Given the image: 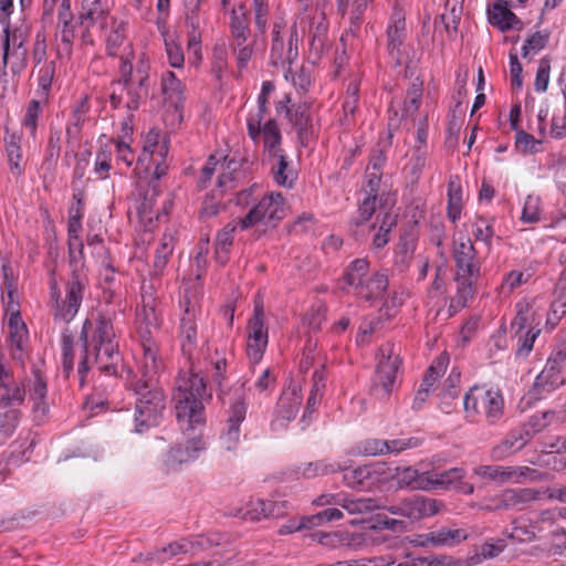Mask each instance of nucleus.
Instances as JSON below:
<instances>
[{
    "mask_svg": "<svg viewBox=\"0 0 566 566\" xmlns=\"http://www.w3.org/2000/svg\"><path fill=\"white\" fill-rule=\"evenodd\" d=\"M205 396L203 377L190 373L177 379L174 401L179 428L184 432L198 430L199 433L186 443L170 448L165 460L168 470H177L179 465L196 460L206 450V441L200 433L206 422L202 405Z\"/></svg>",
    "mask_w": 566,
    "mask_h": 566,
    "instance_id": "nucleus-1",
    "label": "nucleus"
},
{
    "mask_svg": "<svg viewBox=\"0 0 566 566\" xmlns=\"http://www.w3.org/2000/svg\"><path fill=\"white\" fill-rule=\"evenodd\" d=\"M84 356L78 365L80 380L83 382L85 373L91 365L107 375H114L120 361L118 345L115 342L113 323L107 314L98 313L95 324L86 319L81 332Z\"/></svg>",
    "mask_w": 566,
    "mask_h": 566,
    "instance_id": "nucleus-2",
    "label": "nucleus"
},
{
    "mask_svg": "<svg viewBox=\"0 0 566 566\" xmlns=\"http://www.w3.org/2000/svg\"><path fill=\"white\" fill-rule=\"evenodd\" d=\"M452 256L455 264V295L451 298L449 311L453 314L467 306L475 294V284L481 277V260L472 240L460 234L453 238Z\"/></svg>",
    "mask_w": 566,
    "mask_h": 566,
    "instance_id": "nucleus-3",
    "label": "nucleus"
},
{
    "mask_svg": "<svg viewBox=\"0 0 566 566\" xmlns=\"http://www.w3.org/2000/svg\"><path fill=\"white\" fill-rule=\"evenodd\" d=\"M72 276L66 284L65 298H61V292L55 280H51V297L53 303V316L63 322L72 321L81 306L84 291L87 286L85 274L84 244L77 242V252L74 251V243H67Z\"/></svg>",
    "mask_w": 566,
    "mask_h": 566,
    "instance_id": "nucleus-4",
    "label": "nucleus"
},
{
    "mask_svg": "<svg viewBox=\"0 0 566 566\" xmlns=\"http://www.w3.org/2000/svg\"><path fill=\"white\" fill-rule=\"evenodd\" d=\"M245 384H234L228 391L220 390L219 400L224 407L226 419L219 438L220 449L235 455L241 437V424L248 411Z\"/></svg>",
    "mask_w": 566,
    "mask_h": 566,
    "instance_id": "nucleus-5",
    "label": "nucleus"
},
{
    "mask_svg": "<svg viewBox=\"0 0 566 566\" xmlns=\"http://www.w3.org/2000/svg\"><path fill=\"white\" fill-rule=\"evenodd\" d=\"M168 142L165 137H161L159 132L150 130L145 139L144 149L138 158V163L148 161L147 169L154 168L153 178L150 180L151 193H146L143 202L138 208V212L143 218L153 219V214L156 219H159V212L155 211V197L158 195L157 181L167 174L168 165L166 164V157L168 155Z\"/></svg>",
    "mask_w": 566,
    "mask_h": 566,
    "instance_id": "nucleus-6",
    "label": "nucleus"
},
{
    "mask_svg": "<svg viewBox=\"0 0 566 566\" xmlns=\"http://www.w3.org/2000/svg\"><path fill=\"white\" fill-rule=\"evenodd\" d=\"M344 280L352 287L353 293L365 301L381 298L388 287L387 272H370L367 259H357L350 262L344 274Z\"/></svg>",
    "mask_w": 566,
    "mask_h": 566,
    "instance_id": "nucleus-7",
    "label": "nucleus"
},
{
    "mask_svg": "<svg viewBox=\"0 0 566 566\" xmlns=\"http://www.w3.org/2000/svg\"><path fill=\"white\" fill-rule=\"evenodd\" d=\"M298 40L300 32L296 21L287 27L283 18H277L271 31V64L283 69L292 65L298 56Z\"/></svg>",
    "mask_w": 566,
    "mask_h": 566,
    "instance_id": "nucleus-8",
    "label": "nucleus"
},
{
    "mask_svg": "<svg viewBox=\"0 0 566 566\" xmlns=\"http://www.w3.org/2000/svg\"><path fill=\"white\" fill-rule=\"evenodd\" d=\"M136 400L135 431L138 433L160 423L166 409V397L160 386H134Z\"/></svg>",
    "mask_w": 566,
    "mask_h": 566,
    "instance_id": "nucleus-9",
    "label": "nucleus"
},
{
    "mask_svg": "<svg viewBox=\"0 0 566 566\" xmlns=\"http://www.w3.org/2000/svg\"><path fill=\"white\" fill-rule=\"evenodd\" d=\"M400 365L401 359L394 344L387 343L379 347L371 380V394L375 397L384 399L392 392Z\"/></svg>",
    "mask_w": 566,
    "mask_h": 566,
    "instance_id": "nucleus-10",
    "label": "nucleus"
},
{
    "mask_svg": "<svg viewBox=\"0 0 566 566\" xmlns=\"http://www.w3.org/2000/svg\"><path fill=\"white\" fill-rule=\"evenodd\" d=\"M504 400L496 389L472 387L463 398V409L468 418L483 413L489 423H495L503 415Z\"/></svg>",
    "mask_w": 566,
    "mask_h": 566,
    "instance_id": "nucleus-11",
    "label": "nucleus"
},
{
    "mask_svg": "<svg viewBox=\"0 0 566 566\" xmlns=\"http://www.w3.org/2000/svg\"><path fill=\"white\" fill-rule=\"evenodd\" d=\"M119 72L120 80L117 85H124L127 95L126 107L136 111L149 96V65L140 61L134 69L129 62L123 61Z\"/></svg>",
    "mask_w": 566,
    "mask_h": 566,
    "instance_id": "nucleus-12",
    "label": "nucleus"
},
{
    "mask_svg": "<svg viewBox=\"0 0 566 566\" xmlns=\"http://www.w3.org/2000/svg\"><path fill=\"white\" fill-rule=\"evenodd\" d=\"M285 201L280 192H271L253 203L245 217L241 218V230L262 224L275 228L285 217Z\"/></svg>",
    "mask_w": 566,
    "mask_h": 566,
    "instance_id": "nucleus-13",
    "label": "nucleus"
},
{
    "mask_svg": "<svg viewBox=\"0 0 566 566\" xmlns=\"http://www.w3.org/2000/svg\"><path fill=\"white\" fill-rule=\"evenodd\" d=\"M533 527L537 534L552 539L551 552L553 555L566 556V539L557 542L559 538H566V506L542 510L533 518Z\"/></svg>",
    "mask_w": 566,
    "mask_h": 566,
    "instance_id": "nucleus-14",
    "label": "nucleus"
},
{
    "mask_svg": "<svg viewBox=\"0 0 566 566\" xmlns=\"http://www.w3.org/2000/svg\"><path fill=\"white\" fill-rule=\"evenodd\" d=\"M111 11L109 0H82L77 13L80 39L85 45L94 44L96 30H103Z\"/></svg>",
    "mask_w": 566,
    "mask_h": 566,
    "instance_id": "nucleus-15",
    "label": "nucleus"
},
{
    "mask_svg": "<svg viewBox=\"0 0 566 566\" xmlns=\"http://www.w3.org/2000/svg\"><path fill=\"white\" fill-rule=\"evenodd\" d=\"M142 355L138 359L139 378L134 386L140 388L159 386V375L164 369V361L158 354V346L154 338L140 342Z\"/></svg>",
    "mask_w": 566,
    "mask_h": 566,
    "instance_id": "nucleus-16",
    "label": "nucleus"
},
{
    "mask_svg": "<svg viewBox=\"0 0 566 566\" xmlns=\"http://www.w3.org/2000/svg\"><path fill=\"white\" fill-rule=\"evenodd\" d=\"M248 329L247 355L252 364H258L262 359L269 342L262 302H255Z\"/></svg>",
    "mask_w": 566,
    "mask_h": 566,
    "instance_id": "nucleus-17",
    "label": "nucleus"
},
{
    "mask_svg": "<svg viewBox=\"0 0 566 566\" xmlns=\"http://www.w3.org/2000/svg\"><path fill=\"white\" fill-rule=\"evenodd\" d=\"M297 25L308 24V36L311 50L317 53L322 52L327 42L328 20L323 8L312 6V11L302 13L298 6L295 20Z\"/></svg>",
    "mask_w": 566,
    "mask_h": 566,
    "instance_id": "nucleus-18",
    "label": "nucleus"
},
{
    "mask_svg": "<svg viewBox=\"0 0 566 566\" xmlns=\"http://www.w3.org/2000/svg\"><path fill=\"white\" fill-rule=\"evenodd\" d=\"M543 497H547V488L506 489L496 497L493 510H523Z\"/></svg>",
    "mask_w": 566,
    "mask_h": 566,
    "instance_id": "nucleus-19",
    "label": "nucleus"
},
{
    "mask_svg": "<svg viewBox=\"0 0 566 566\" xmlns=\"http://www.w3.org/2000/svg\"><path fill=\"white\" fill-rule=\"evenodd\" d=\"M469 537L465 528L442 526L426 534L418 535L417 543L422 547H453Z\"/></svg>",
    "mask_w": 566,
    "mask_h": 566,
    "instance_id": "nucleus-20",
    "label": "nucleus"
},
{
    "mask_svg": "<svg viewBox=\"0 0 566 566\" xmlns=\"http://www.w3.org/2000/svg\"><path fill=\"white\" fill-rule=\"evenodd\" d=\"M9 346L12 358L21 365L28 357V328L19 312L12 313L8 322Z\"/></svg>",
    "mask_w": 566,
    "mask_h": 566,
    "instance_id": "nucleus-21",
    "label": "nucleus"
},
{
    "mask_svg": "<svg viewBox=\"0 0 566 566\" xmlns=\"http://www.w3.org/2000/svg\"><path fill=\"white\" fill-rule=\"evenodd\" d=\"M181 306L184 307V314L180 318V338L181 346L185 353H191V350L196 347L197 344V313L198 307L195 303H192L189 297L186 295L181 301Z\"/></svg>",
    "mask_w": 566,
    "mask_h": 566,
    "instance_id": "nucleus-22",
    "label": "nucleus"
},
{
    "mask_svg": "<svg viewBox=\"0 0 566 566\" xmlns=\"http://www.w3.org/2000/svg\"><path fill=\"white\" fill-rule=\"evenodd\" d=\"M205 20L200 14V0L187 10L185 14V24L187 29L188 51L193 54L195 62L201 60V27Z\"/></svg>",
    "mask_w": 566,
    "mask_h": 566,
    "instance_id": "nucleus-23",
    "label": "nucleus"
},
{
    "mask_svg": "<svg viewBox=\"0 0 566 566\" xmlns=\"http://www.w3.org/2000/svg\"><path fill=\"white\" fill-rule=\"evenodd\" d=\"M486 13L489 22L502 32L523 28L522 21L509 9L505 0H492Z\"/></svg>",
    "mask_w": 566,
    "mask_h": 566,
    "instance_id": "nucleus-24",
    "label": "nucleus"
},
{
    "mask_svg": "<svg viewBox=\"0 0 566 566\" xmlns=\"http://www.w3.org/2000/svg\"><path fill=\"white\" fill-rule=\"evenodd\" d=\"M402 506V517L411 521H419L424 517L437 514L442 503L421 495H413L400 501Z\"/></svg>",
    "mask_w": 566,
    "mask_h": 566,
    "instance_id": "nucleus-25",
    "label": "nucleus"
},
{
    "mask_svg": "<svg viewBox=\"0 0 566 566\" xmlns=\"http://www.w3.org/2000/svg\"><path fill=\"white\" fill-rule=\"evenodd\" d=\"M395 471L394 480H397L399 489H411L421 491H431L432 482L430 472H419L413 467H391Z\"/></svg>",
    "mask_w": 566,
    "mask_h": 566,
    "instance_id": "nucleus-26",
    "label": "nucleus"
},
{
    "mask_svg": "<svg viewBox=\"0 0 566 566\" xmlns=\"http://www.w3.org/2000/svg\"><path fill=\"white\" fill-rule=\"evenodd\" d=\"M527 434L520 427L510 430L491 450V458L501 461L521 451L528 443Z\"/></svg>",
    "mask_w": 566,
    "mask_h": 566,
    "instance_id": "nucleus-27",
    "label": "nucleus"
},
{
    "mask_svg": "<svg viewBox=\"0 0 566 566\" xmlns=\"http://www.w3.org/2000/svg\"><path fill=\"white\" fill-rule=\"evenodd\" d=\"M564 384L560 375V367L553 366L547 361L545 368L537 375L533 385L534 396L542 398L548 392L557 389Z\"/></svg>",
    "mask_w": 566,
    "mask_h": 566,
    "instance_id": "nucleus-28",
    "label": "nucleus"
},
{
    "mask_svg": "<svg viewBox=\"0 0 566 566\" xmlns=\"http://www.w3.org/2000/svg\"><path fill=\"white\" fill-rule=\"evenodd\" d=\"M24 35L20 30L10 31L9 28L3 29L2 49L3 66L7 65L8 59L11 55L19 62H22L27 55V49L24 48Z\"/></svg>",
    "mask_w": 566,
    "mask_h": 566,
    "instance_id": "nucleus-29",
    "label": "nucleus"
},
{
    "mask_svg": "<svg viewBox=\"0 0 566 566\" xmlns=\"http://www.w3.org/2000/svg\"><path fill=\"white\" fill-rule=\"evenodd\" d=\"M286 118L296 128L298 138L304 143L310 137L313 126L310 105L302 103L286 108Z\"/></svg>",
    "mask_w": 566,
    "mask_h": 566,
    "instance_id": "nucleus-30",
    "label": "nucleus"
},
{
    "mask_svg": "<svg viewBox=\"0 0 566 566\" xmlns=\"http://www.w3.org/2000/svg\"><path fill=\"white\" fill-rule=\"evenodd\" d=\"M265 160L270 165L271 174L276 185L292 188L296 180V174L290 167L285 153L279 154L277 157H268Z\"/></svg>",
    "mask_w": 566,
    "mask_h": 566,
    "instance_id": "nucleus-31",
    "label": "nucleus"
},
{
    "mask_svg": "<svg viewBox=\"0 0 566 566\" xmlns=\"http://www.w3.org/2000/svg\"><path fill=\"white\" fill-rule=\"evenodd\" d=\"M164 40L168 63L171 67L181 69L185 64V54L177 32H170L165 25L159 28Z\"/></svg>",
    "mask_w": 566,
    "mask_h": 566,
    "instance_id": "nucleus-32",
    "label": "nucleus"
},
{
    "mask_svg": "<svg viewBox=\"0 0 566 566\" xmlns=\"http://www.w3.org/2000/svg\"><path fill=\"white\" fill-rule=\"evenodd\" d=\"M161 93L167 102L178 108L185 99V85L171 71H166L161 75L160 81Z\"/></svg>",
    "mask_w": 566,
    "mask_h": 566,
    "instance_id": "nucleus-33",
    "label": "nucleus"
},
{
    "mask_svg": "<svg viewBox=\"0 0 566 566\" xmlns=\"http://www.w3.org/2000/svg\"><path fill=\"white\" fill-rule=\"evenodd\" d=\"M260 139L263 142V154L265 158L277 157L279 154L284 153L281 147V130L275 119L270 118L264 123Z\"/></svg>",
    "mask_w": 566,
    "mask_h": 566,
    "instance_id": "nucleus-34",
    "label": "nucleus"
},
{
    "mask_svg": "<svg viewBox=\"0 0 566 566\" xmlns=\"http://www.w3.org/2000/svg\"><path fill=\"white\" fill-rule=\"evenodd\" d=\"M345 469L346 467H343L339 462H327L325 460H318L298 465L296 468L295 475L296 478L308 480L331 473H336Z\"/></svg>",
    "mask_w": 566,
    "mask_h": 566,
    "instance_id": "nucleus-35",
    "label": "nucleus"
},
{
    "mask_svg": "<svg viewBox=\"0 0 566 566\" xmlns=\"http://www.w3.org/2000/svg\"><path fill=\"white\" fill-rule=\"evenodd\" d=\"M241 230V218L226 224L216 235V254L219 262L224 263L228 259L230 247L233 243L234 234Z\"/></svg>",
    "mask_w": 566,
    "mask_h": 566,
    "instance_id": "nucleus-36",
    "label": "nucleus"
},
{
    "mask_svg": "<svg viewBox=\"0 0 566 566\" xmlns=\"http://www.w3.org/2000/svg\"><path fill=\"white\" fill-rule=\"evenodd\" d=\"M397 224V214L390 211H381L373 224V229L378 227V231L373 238V248L375 250L382 249L389 241V233Z\"/></svg>",
    "mask_w": 566,
    "mask_h": 566,
    "instance_id": "nucleus-37",
    "label": "nucleus"
},
{
    "mask_svg": "<svg viewBox=\"0 0 566 566\" xmlns=\"http://www.w3.org/2000/svg\"><path fill=\"white\" fill-rule=\"evenodd\" d=\"M366 490L380 488L394 480L395 471L385 462L366 464Z\"/></svg>",
    "mask_w": 566,
    "mask_h": 566,
    "instance_id": "nucleus-38",
    "label": "nucleus"
},
{
    "mask_svg": "<svg viewBox=\"0 0 566 566\" xmlns=\"http://www.w3.org/2000/svg\"><path fill=\"white\" fill-rule=\"evenodd\" d=\"M137 317L139 322V340L143 342L147 338H154L153 332L157 331L161 323L160 316L156 311V305L146 306L143 304V308L138 312Z\"/></svg>",
    "mask_w": 566,
    "mask_h": 566,
    "instance_id": "nucleus-39",
    "label": "nucleus"
},
{
    "mask_svg": "<svg viewBox=\"0 0 566 566\" xmlns=\"http://www.w3.org/2000/svg\"><path fill=\"white\" fill-rule=\"evenodd\" d=\"M302 403V396L296 387L284 391L277 403V413L284 420H293Z\"/></svg>",
    "mask_w": 566,
    "mask_h": 566,
    "instance_id": "nucleus-40",
    "label": "nucleus"
},
{
    "mask_svg": "<svg viewBox=\"0 0 566 566\" xmlns=\"http://www.w3.org/2000/svg\"><path fill=\"white\" fill-rule=\"evenodd\" d=\"M229 28L231 40H249L251 31L249 27V18L243 4L232 9Z\"/></svg>",
    "mask_w": 566,
    "mask_h": 566,
    "instance_id": "nucleus-41",
    "label": "nucleus"
},
{
    "mask_svg": "<svg viewBox=\"0 0 566 566\" xmlns=\"http://www.w3.org/2000/svg\"><path fill=\"white\" fill-rule=\"evenodd\" d=\"M467 472L463 468H451L442 472H430L432 490L438 488L444 490H455L464 479Z\"/></svg>",
    "mask_w": 566,
    "mask_h": 566,
    "instance_id": "nucleus-42",
    "label": "nucleus"
},
{
    "mask_svg": "<svg viewBox=\"0 0 566 566\" xmlns=\"http://www.w3.org/2000/svg\"><path fill=\"white\" fill-rule=\"evenodd\" d=\"M188 539L181 538L180 541H176L169 543L166 547L156 548L151 552H148L145 556L146 560H156L159 564L167 563L171 558L181 555L189 554L188 552Z\"/></svg>",
    "mask_w": 566,
    "mask_h": 566,
    "instance_id": "nucleus-43",
    "label": "nucleus"
},
{
    "mask_svg": "<svg viewBox=\"0 0 566 566\" xmlns=\"http://www.w3.org/2000/svg\"><path fill=\"white\" fill-rule=\"evenodd\" d=\"M342 507L349 514H368L384 507L381 499L377 497H348L344 495Z\"/></svg>",
    "mask_w": 566,
    "mask_h": 566,
    "instance_id": "nucleus-44",
    "label": "nucleus"
},
{
    "mask_svg": "<svg viewBox=\"0 0 566 566\" xmlns=\"http://www.w3.org/2000/svg\"><path fill=\"white\" fill-rule=\"evenodd\" d=\"M378 208L380 209L379 213L386 211L382 209L381 199L378 198V195L367 193L359 202L357 214L352 218L350 224L355 227L361 226L371 218Z\"/></svg>",
    "mask_w": 566,
    "mask_h": 566,
    "instance_id": "nucleus-45",
    "label": "nucleus"
},
{
    "mask_svg": "<svg viewBox=\"0 0 566 566\" xmlns=\"http://www.w3.org/2000/svg\"><path fill=\"white\" fill-rule=\"evenodd\" d=\"M46 398V384L39 376L35 375L33 388L31 391V399L33 401V413L36 419H43L49 412V405L45 401Z\"/></svg>",
    "mask_w": 566,
    "mask_h": 566,
    "instance_id": "nucleus-46",
    "label": "nucleus"
},
{
    "mask_svg": "<svg viewBox=\"0 0 566 566\" xmlns=\"http://www.w3.org/2000/svg\"><path fill=\"white\" fill-rule=\"evenodd\" d=\"M188 539V552L191 555H197L205 552H211L214 547L221 545L223 536L218 533L209 535H197Z\"/></svg>",
    "mask_w": 566,
    "mask_h": 566,
    "instance_id": "nucleus-47",
    "label": "nucleus"
},
{
    "mask_svg": "<svg viewBox=\"0 0 566 566\" xmlns=\"http://www.w3.org/2000/svg\"><path fill=\"white\" fill-rule=\"evenodd\" d=\"M463 206L462 189L459 182L450 180L448 184V218L454 223L461 218Z\"/></svg>",
    "mask_w": 566,
    "mask_h": 566,
    "instance_id": "nucleus-48",
    "label": "nucleus"
},
{
    "mask_svg": "<svg viewBox=\"0 0 566 566\" xmlns=\"http://www.w3.org/2000/svg\"><path fill=\"white\" fill-rule=\"evenodd\" d=\"M266 112V106L256 105L247 117L248 135L254 143L260 142Z\"/></svg>",
    "mask_w": 566,
    "mask_h": 566,
    "instance_id": "nucleus-49",
    "label": "nucleus"
},
{
    "mask_svg": "<svg viewBox=\"0 0 566 566\" xmlns=\"http://www.w3.org/2000/svg\"><path fill=\"white\" fill-rule=\"evenodd\" d=\"M61 153V136L60 133H52L50 135L48 146L45 148L42 168L46 172H53L56 168Z\"/></svg>",
    "mask_w": 566,
    "mask_h": 566,
    "instance_id": "nucleus-50",
    "label": "nucleus"
},
{
    "mask_svg": "<svg viewBox=\"0 0 566 566\" xmlns=\"http://www.w3.org/2000/svg\"><path fill=\"white\" fill-rule=\"evenodd\" d=\"M551 33L547 30L536 31L530 35L522 46V56L524 59L532 57L546 48Z\"/></svg>",
    "mask_w": 566,
    "mask_h": 566,
    "instance_id": "nucleus-51",
    "label": "nucleus"
},
{
    "mask_svg": "<svg viewBox=\"0 0 566 566\" xmlns=\"http://www.w3.org/2000/svg\"><path fill=\"white\" fill-rule=\"evenodd\" d=\"M553 416L554 413L551 411L535 413L530 417L526 422L521 424L520 428L523 430V433L527 434V439L531 441L536 433L541 432L548 426L549 419Z\"/></svg>",
    "mask_w": 566,
    "mask_h": 566,
    "instance_id": "nucleus-52",
    "label": "nucleus"
},
{
    "mask_svg": "<svg viewBox=\"0 0 566 566\" xmlns=\"http://www.w3.org/2000/svg\"><path fill=\"white\" fill-rule=\"evenodd\" d=\"M449 364V357L446 354H441L428 368L420 387H424L428 391H431L438 378L444 374Z\"/></svg>",
    "mask_w": 566,
    "mask_h": 566,
    "instance_id": "nucleus-53",
    "label": "nucleus"
},
{
    "mask_svg": "<svg viewBox=\"0 0 566 566\" xmlns=\"http://www.w3.org/2000/svg\"><path fill=\"white\" fill-rule=\"evenodd\" d=\"M55 75V63L54 61L44 63L39 70V88L38 97L42 101H46L49 93L52 87V82Z\"/></svg>",
    "mask_w": 566,
    "mask_h": 566,
    "instance_id": "nucleus-54",
    "label": "nucleus"
},
{
    "mask_svg": "<svg viewBox=\"0 0 566 566\" xmlns=\"http://www.w3.org/2000/svg\"><path fill=\"white\" fill-rule=\"evenodd\" d=\"M255 29L264 34L268 29L270 17V0H253L251 4Z\"/></svg>",
    "mask_w": 566,
    "mask_h": 566,
    "instance_id": "nucleus-55",
    "label": "nucleus"
},
{
    "mask_svg": "<svg viewBox=\"0 0 566 566\" xmlns=\"http://www.w3.org/2000/svg\"><path fill=\"white\" fill-rule=\"evenodd\" d=\"M388 48L392 52L399 50L406 39L405 18L398 17L387 29Z\"/></svg>",
    "mask_w": 566,
    "mask_h": 566,
    "instance_id": "nucleus-56",
    "label": "nucleus"
},
{
    "mask_svg": "<svg viewBox=\"0 0 566 566\" xmlns=\"http://www.w3.org/2000/svg\"><path fill=\"white\" fill-rule=\"evenodd\" d=\"M473 237L476 241L483 242L489 250L492 248L494 237L493 220L478 217L473 222Z\"/></svg>",
    "mask_w": 566,
    "mask_h": 566,
    "instance_id": "nucleus-57",
    "label": "nucleus"
},
{
    "mask_svg": "<svg viewBox=\"0 0 566 566\" xmlns=\"http://www.w3.org/2000/svg\"><path fill=\"white\" fill-rule=\"evenodd\" d=\"M174 244L171 237H164L159 247L156 249L154 260V271L156 275H160L167 265V262L172 254Z\"/></svg>",
    "mask_w": 566,
    "mask_h": 566,
    "instance_id": "nucleus-58",
    "label": "nucleus"
},
{
    "mask_svg": "<svg viewBox=\"0 0 566 566\" xmlns=\"http://www.w3.org/2000/svg\"><path fill=\"white\" fill-rule=\"evenodd\" d=\"M460 380H461V374H460L459 369L455 367L452 368L449 376L444 380L441 392H440V397L447 407H449V400H453L458 397V395H459L458 387L460 385Z\"/></svg>",
    "mask_w": 566,
    "mask_h": 566,
    "instance_id": "nucleus-59",
    "label": "nucleus"
},
{
    "mask_svg": "<svg viewBox=\"0 0 566 566\" xmlns=\"http://www.w3.org/2000/svg\"><path fill=\"white\" fill-rule=\"evenodd\" d=\"M159 276L160 275H156L155 272H153L149 279L143 280L140 291L143 304L146 306L156 305L158 298L157 290L161 285Z\"/></svg>",
    "mask_w": 566,
    "mask_h": 566,
    "instance_id": "nucleus-60",
    "label": "nucleus"
},
{
    "mask_svg": "<svg viewBox=\"0 0 566 566\" xmlns=\"http://www.w3.org/2000/svg\"><path fill=\"white\" fill-rule=\"evenodd\" d=\"M537 531L533 527V520L528 525H523L518 521L512 523L510 532H506L509 538L518 543H528L536 538Z\"/></svg>",
    "mask_w": 566,
    "mask_h": 566,
    "instance_id": "nucleus-61",
    "label": "nucleus"
},
{
    "mask_svg": "<svg viewBox=\"0 0 566 566\" xmlns=\"http://www.w3.org/2000/svg\"><path fill=\"white\" fill-rule=\"evenodd\" d=\"M20 418L17 409H9L0 413V444H2L15 430Z\"/></svg>",
    "mask_w": 566,
    "mask_h": 566,
    "instance_id": "nucleus-62",
    "label": "nucleus"
},
{
    "mask_svg": "<svg viewBox=\"0 0 566 566\" xmlns=\"http://www.w3.org/2000/svg\"><path fill=\"white\" fill-rule=\"evenodd\" d=\"M76 28H78V24L77 20H74V17L57 18L56 29L60 33L62 43L67 46L69 51L71 50L74 39L76 36Z\"/></svg>",
    "mask_w": 566,
    "mask_h": 566,
    "instance_id": "nucleus-63",
    "label": "nucleus"
},
{
    "mask_svg": "<svg viewBox=\"0 0 566 566\" xmlns=\"http://www.w3.org/2000/svg\"><path fill=\"white\" fill-rule=\"evenodd\" d=\"M3 392L0 394V405L2 407H11L14 405H20L23 402L25 397V390L19 384H14L13 386H9V384H3Z\"/></svg>",
    "mask_w": 566,
    "mask_h": 566,
    "instance_id": "nucleus-64",
    "label": "nucleus"
}]
</instances>
